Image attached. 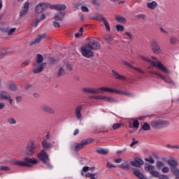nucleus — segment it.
Listing matches in <instances>:
<instances>
[{
	"instance_id": "obj_1",
	"label": "nucleus",
	"mask_w": 179,
	"mask_h": 179,
	"mask_svg": "<svg viewBox=\"0 0 179 179\" xmlns=\"http://www.w3.org/2000/svg\"><path fill=\"white\" fill-rule=\"evenodd\" d=\"M101 47V45L99 40H91L87 44L82 46L80 52L85 58H92V57H94L93 51L100 50Z\"/></svg>"
},
{
	"instance_id": "obj_2",
	"label": "nucleus",
	"mask_w": 179,
	"mask_h": 179,
	"mask_svg": "<svg viewBox=\"0 0 179 179\" xmlns=\"http://www.w3.org/2000/svg\"><path fill=\"white\" fill-rule=\"evenodd\" d=\"M11 164L13 166H20L21 167H31V164H38V160L36 158L25 157L22 161L13 159L10 161Z\"/></svg>"
},
{
	"instance_id": "obj_3",
	"label": "nucleus",
	"mask_w": 179,
	"mask_h": 179,
	"mask_svg": "<svg viewBox=\"0 0 179 179\" xmlns=\"http://www.w3.org/2000/svg\"><path fill=\"white\" fill-rule=\"evenodd\" d=\"M138 58H141V59H143V61H146V62H149V64H151L152 66L157 68L158 69L162 71V72H164V73H166V75H170L171 73L170 70H169V69H167V67H166V66H164V64H163L162 62H155L152 59L147 57L146 56L142 55H138Z\"/></svg>"
},
{
	"instance_id": "obj_4",
	"label": "nucleus",
	"mask_w": 179,
	"mask_h": 179,
	"mask_svg": "<svg viewBox=\"0 0 179 179\" xmlns=\"http://www.w3.org/2000/svg\"><path fill=\"white\" fill-rule=\"evenodd\" d=\"M38 158L42 163H44L45 166H46V169L52 170L53 166L50 162V157L48 156V154H47V152L44 150H41V152L38 153Z\"/></svg>"
},
{
	"instance_id": "obj_5",
	"label": "nucleus",
	"mask_w": 179,
	"mask_h": 179,
	"mask_svg": "<svg viewBox=\"0 0 179 179\" xmlns=\"http://www.w3.org/2000/svg\"><path fill=\"white\" fill-rule=\"evenodd\" d=\"M150 125L154 129H160L161 128L169 127V125H170V122L169 120L159 118L151 121Z\"/></svg>"
},
{
	"instance_id": "obj_6",
	"label": "nucleus",
	"mask_w": 179,
	"mask_h": 179,
	"mask_svg": "<svg viewBox=\"0 0 179 179\" xmlns=\"http://www.w3.org/2000/svg\"><path fill=\"white\" fill-rule=\"evenodd\" d=\"M33 73L37 74V73H41V72H43V71H44V68H45V66H47V63L46 62H43V64H40V63H34L33 64Z\"/></svg>"
},
{
	"instance_id": "obj_7",
	"label": "nucleus",
	"mask_w": 179,
	"mask_h": 179,
	"mask_svg": "<svg viewBox=\"0 0 179 179\" xmlns=\"http://www.w3.org/2000/svg\"><path fill=\"white\" fill-rule=\"evenodd\" d=\"M36 150V143L34 141H31L27 146L24 151V155L27 156H32L34 154V150Z\"/></svg>"
},
{
	"instance_id": "obj_8",
	"label": "nucleus",
	"mask_w": 179,
	"mask_h": 179,
	"mask_svg": "<svg viewBox=\"0 0 179 179\" xmlns=\"http://www.w3.org/2000/svg\"><path fill=\"white\" fill-rule=\"evenodd\" d=\"M50 4L48 3H39L35 7V12L36 13H43L48 8H50Z\"/></svg>"
},
{
	"instance_id": "obj_9",
	"label": "nucleus",
	"mask_w": 179,
	"mask_h": 179,
	"mask_svg": "<svg viewBox=\"0 0 179 179\" xmlns=\"http://www.w3.org/2000/svg\"><path fill=\"white\" fill-rule=\"evenodd\" d=\"M151 48L154 54H162V48H160V45H159L157 41H151Z\"/></svg>"
},
{
	"instance_id": "obj_10",
	"label": "nucleus",
	"mask_w": 179,
	"mask_h": 179,
	"mask_svg": "<svg viewBox=\"0 0 179 179\" xmlns=\"http://www.w3.org/2000/svg\"><path fill=\"white\" fill-rule=\"evenodd\" d=\"M82 106H78L76 107L75 109V117L78 120V121H80L81 120H83V116L82 115Z\"/></svg>"
},
{
	"instance_id": "obj_11",
	"label": "nucleus",
	"mask_w": 179,
	"mask_h": 179,
	"mask_svg": "<svg viewBox=\"0 0 179 179\" xmlns=\"http://www.w3.org/2000/svg\"><path fill=\"white\" fill-rule=\"evenodd\" d=\"M85 93H90L91 94H99L100 92V88H94V87H85L83 90Z\"/></svg>"
},
{
	"instance_id": "obj_12",
	"label": "nucleus",
	"mask_w": 179,
	"mask_h": 179,
	"mask_svg": "<svg viewBox=\"0 0 179 179\" xmlns=\"http://www.w3.org/2000/svg\"><path fill=\"white\" fill-rule=\"evenodd\" d=\"M29 5L30 3H29V1H27L24 3V6H22L20 14V16L21 17H23V16L27 15V13L29 12Z\"/></svg>"
},
{
	"instance_id": "obj_13",
	"label": "nucleus",
	"mask_w": 179,
	"mask_h": 179,
	"mask_svg": "<svg viewBox=\"0 0 179 179\" xmlns=\"http://www.w3.org/2000/svg\"><path fill=\"white\" fill-rule=\"evenodd\" d=\"M41 110L43 113H47L48 114H52V115L55 114V110H54V108L48 106L46 104H43L41 106Z\"/></svg>"
},
{
	"instance_id": "obj_14",
	"label": "nucleus",
	"mask_w": 179,
	"mask_h": 179,
	"mask_svg": "<svg viewBox=\"0 0 179 179\" xmlns=\"http://www.w3.org/2000/svg\"><path fill=\"white\" fill-rule=\"evenodd\" d=\"M45 37H47V35L45 34H41L38 35L35 39L34 41H31L30 43V45H36V44H40V43H41V41L43 38H45Z\"/></svg>"
},
{
	"instance_id": "obj_15",
	"label": "nucleus",
	"mask_w": 179,
	"mask_h": 179,
	"mask_svg": "<svg viewBox=\"0 0 179 179\" xmlns=\"http://www.w3.org/2000/svg\"><path fill=\"white\" fill-rule=\"evenodd\" d=\"M49 13H47L46 14H42L41 15H39L35 18V21L34 22V27H37L38 26V23L41 22L42 20H45V16H48Z\"/></svg>"
},
{
	"instance_id": "obj_16",
	"label": "nucleus",
	"mask_w": 179,
	"mask_h": 179,
	"mask_svg": "<svg viewBox=\"0 0 179 179\" xmlns=\"http://www.w3.org/2000/svg\"><path fill=\"white\" fill-rule=\"evenodd\" d=\"M155 74L157 76H159L160 78H162V80H164V82H166V83H169V85H175L174 81H173L171 78H170V77L164 76L160 73H155Z\"/></svg>"
},
{
	"instance_id": "obj_17",
	"label": "nucleus",
	"mask_w": 179,
	"mask_h": 179,
	"mask_svg": "<svg viewBox=\"0 0 179 179\" xmlns=\"http://www.w3.org/2000/svg\"><path fill=\"white\" fill-rule=\"evenodd\" d=\"M130 164L133 166V167H141L143 166V161L139 158H136L134 161H131Z\"/></svg>"
},
{
	"instance_id": "obj_18",
	"label": "nucleus",
	"mask_w": 179,
	"mask_h": 179,
	"mask_svg": "<svg viewBox=\"0 0 179 179\" xmlns=\"http://www.w3.org/2000/svg\"><path fill=\"white\" fill-rule=\"evenodd\" d=\"M64 16H65V12L60 11L55 15L54 19L57 22H62L64 20Z\"/></svg>"
},
{
	"instance_id": "obj_19",
	"label": "nucleus",
	"mask_w": 179,
	"mask_h": 179,
	"mask_svg": "<svg viewBox=\"0 0 179 179\" xmlns=\"http://www.w3.org/2000/svg\"><path fill=\"white\" fill-rule=\"evenodd\" d=\"M7 88L8 90H11V92H16L17 90V85L14 82H10L7 84Z\"/></svg>"
},
{
	"instance_id": "obj_20",
	"label": "nucleus",
	"mask_w": 179,
	"mask_h": 179,
	"mask_svg": "<svg viewBox=\"0 0 179 179\" xmlns=\"http://www.w3.org/2000/svg\"><path fill=\"white\" fill-rule=\"evenodd\" d=\"M42 146L43 149H45V150H47V149L52 148V144L47 140H43L42 141Z\"/></svg>"
},
{
	"instance_id": "obj_21",
	"label": "nucleus",
	"mask_w": 179,
	"mask_h": 179,
	"mask_svg": "<svg viewBox=\"0 0 179 179\" xmlns=\"http://www.w3.org/2000/svg\"><path fill=\"white\" fill-rule=\"evenodd\" d=\"M112 73H113L114 78H115V79H117L119 80H125L127 79V78H125V76L120 75V73H118L115 70H112Z\"/></svg>"
},
{
	"instance_id": "obj_22",
	"label": "nucleus",
	"mask_w": 179,
	"mask_h": 179,
	"mask_svg": "<svg viewBox=\"0 0 179 179\" xmlns=\"http://www.w3.org/2000/svg\"><path fill=\"white\" fill-rule=\"evenodd\" d=\"M133 174H134L136 177H137V178L143 179V178L145 177L143 173H142L140 170L133 169Z\"/></svg>"
},
{
	"instance_id": "obj_23",
	"label": "nucleus",
	"mask_w": 179,
	"mask_h": 179,
	"mask_svg": "<svg viewBox=\"0 0 179 179\" xmlns=\"http://www.w3.org/2000/svg\"><path fill=\"white\" fill-rule=\"evenodd\" d=\"M52 8L56 10L62 11L66 9V6L65 4H55L52 6Z\"/></svg>"
},
{
	"instance_id": "obj_24",
	"label": "nucleus",
	"mask_w": 179,
	"mask_h": 179,
	"mask_svg": "<svg viewBox=\"0 0 179 179\" xmlns=\"http://www.w3.org/2000/svg\"><path fill=\"white\" fill-rule=\"evenodd\" d=\"M93 142H94L93 138H87L83 140L80 143L83 148H84V146H87V145H90V143H93Z\"/></svg>"
},
{
	"instance_id": "obj_25",
	"label": "nucleus",
	"mask_w": 179,
	"mask_h": 179,
	"mask_svg": "<svg viewBox=\"0 0 179 179\" xmlns=\"http://www.w3.org/2000/svg\"><path fill=\"white\" fill-rule=\"evenodd\" d=\"M167 164L170 166L171 169H174V167L178 166V162L174 159H169Z\"/></svg>"
},
{
	"instance_id": "obj_26",
	"label": "nucleus",
	"mask_w": 179,
	"mask_h": 179,
	"mask_svg": "<svg viewBox=\"0 0 179 179\" xmlns=\"http://www.w3.org/2000/svg\"><path fill=\"white\" fill-rule=\"evenodd\" d=\"M169 43L170 44H171L172 45H176L177 44L179 43V39L177 38V37L172 36L170 37L169 38Z\"/></svg>"
},
{
	"instance_id": "obj_27",
	"label": "nucleus",
	"mask_w": 179,
	"mask_h": 179,
	"mask_svg": "<svg viewBox=\"0 0 179 179\" xmlns=\"http://www.w3.org/2000/svg\"><path fill=\"white\" fill-rule=\"evenodd\" d=\"M1 30L3 31V33H7L8 36H11V34H13V33L16 31V28H12V29L6 28Z\"/></svg>"
},
{
	"instance_id": "obj_28",
	"label": "nucleus",
	"mask_w": 179,
	"mask_h": 179,
	"mask_svg": "<svg viewBox=\"0 0 179 179\" xmlns=\"http://www.w3.org/2000/svg\"><path fill=\"white\" fill-rule=\"evenodd\" d=\"M96 153L106 156V155H108V150L105 148H97Z\"/></svg>"
},
{
	"instance_id": "obj_29",
	"label": "nucleus",
	"mask_w": 179,
	"mask_h": 179,
	"mask_svg": "<svg viewBox=\"0 0 179 179\" xmlns=\"http://www.w3.org/2000/svg\"><path fill=\"white\" fill-rule=\"evenodd\" d=\"M10 96V94L5 91L0 92V99H3L4 100H7L8 99H9Z\"/></svg>"
},
{
	"instance_id": "obj_30",
	"label": "nucleus",
	"mask_w": 179,
	"mask_h": 179,
	"mask_svg": "<svg viewBox=\"0 0 179 179\" xmlns=\"http://www.w3.org/2000/svg\"><path fill=\"white\" fill-rule=\"evenodd\" d=\"M157 6V2H156L155 1L147 3V7H148L149 9H156Z\"/></svg>"
},
{
	"instance_id": "obj_31",
	"label": "nucleus",
	"mask_w": 179,
	"mask_h": 179,
	"mask_svg": "<svg viewBox=\"0 0 179 179\" xmlns=\"http://www.w3.org/2000/svg\"><path fill=\"white\" fill-rule=\"evenodd\" d=\"M145 171H148L150 174L155 170V166L149 164H146L144 167Z\"/></svg>"
},
{
	"instance_id": "obj_32",
	"label": "nucleus",
	"mask_w": 179,
	"mask_h": 179,
	"mask_svg": "<svg viewBox=\"0 0 179 179\" xmlns=\"http://www.w3.org/2000/svg\"><path fill=\"white\" fill-rule=\"evenodd\" d=\"M171 170L173 176H175L176 179H179V169L177 167H173L171 168Z\"/></svg>"
},
{
	"instance_id": "obj_33",
	"label": "nucleus",
	"mask_w": 179,
	"mask_h": 179,
	"mask_svg": "<svg viewBox=\"0 0 179 179\" xmlns=\"http://www.w3.org/2000/svg\"><path fill=\"white\" fill-rule=\"evenodd\" d=\"M115 19L117 22H118L119 23H122V24H125V23H127V20L121 15H117L115 17Z\"/></svg>"
},
{
	"instance_id": "obj_34",
	"label": "nucleus",
	"mask_w": 179,
	"mask_h": 179,
	"mask_svg": "<svg viewBox=\"0 0 179 179\" xmlns=\"http://www.w3.org/2000/svg\"><path fill=\"white\" fill-rule=\"evenodd\" d=\"M72 149H73V150H74V152H79V150H80V149H83L82 143H80L73 145Z\"/></svg>"
},
{
	"instance_id": "obj_35",
	"label": "nucleus",
	"mask_w": 179,
	"mask_h": 179,
	"mask_svg": "<svg viewBox=\"0 0 179 179\" xmlns=\"http://www.w3.org/2000/svg\"><path fill=\"white\" fill-rule=\"evenodd\" d=\"M64 75H65V69H64V67H59L57 73V77L61 78V76H64Z\"/></svg>"
},
{
	"instance_id": "obj_36",
	"label": "nucleus",
	"mask_w": 179,
	"mask_h": 179,
	"mask_svg": "<svg viewBox=\"0 0 179 179\" xmlns=\"http://www.w3.org/2000/svg\"><path fill=\"white\" fill-rule=\"evenodd\" d=\"M43 61H44V57L43 55L38 54L36 59V62L34 64H43Z\"/></svg>"
},
{
	"instance_id": "obj_37",
	"label": "nucleus",
	"mask_w": 179,
	"mask_h": 179,
	"mask_svg": "<svg viewBox=\"0 0 179 179\" xmlns=\"http://www.w3.org/2000/svg\"><path fill=\"white\" fill-rule=\"evenodd\" d=\"M7 123L9 125H16L17 124L16 119L15 117H10L7 119Z\"/></svg>"
},
{
	"instance_id": "obj_38",
	"label": "nucleus",
	"mask_w": 179,
	"mask_h": 179,
	"mask_svg": "<svg viewBox=\"0 0 179 179\" xmlns=\"http://www.w3.org/2000/svg\"><path fill=\"white\" fill-rule=\"evenodd\" d=\"M85 177L90 179H97L99 178V173H87L85 174Z\"/></svg>"
},
{
	"instance_id": "obj_39",
	"label": "nucleus",
	"mask_w": 179,
	"mask_h": 179,
	"mask_svg": "<svg viewBox=\"0 0 179 179\" xmlns=\"http://www.w3.org/2000/svg\"><path fill=\"white\" fill-rule=\"evenodd\" d=\"M92 20H99L100 22H104V20H106V18H104V17H103L101 15H97L95 17H93L92 18Z\"/></svg>"
},
{
	"instance_id": "obj_40",
	"label": "nucleus",
	"mask_w": 179,
	"mask_h": 179,
	"mask_svg": "<svg viewBox=\"0 0 179 179\" xmlns=\"http://www.w3.org/2000/svg\"><path fill=\"white\" fill-rule=\"evenodd\" d=\"M120 169H129V164L127 162H124L122 164L118 165Z\"/></svg>"
},
{
	"instance_id": "obj_41",
	"label": "nucleus",
	"mask_w": 179,
	"mask_h": 179,
	"mask_svg": "<svg viewBox=\"0 0 179 179\" xmlns=\"http://www.w3.org/2000/svg\"><path fill=\"white\" fill-rule=\"evenodd\" d=\"M150 174H151L152 177H155V178H159V177H160V173L155 169Z\"/></svg>"
},
{
	"instance_id": "obj_42",
	"label": "nucleus",
	"mask_w": 179,
	"mask_h": 179,
	"mask_svg": "<svg viewBox=\"0 0 179 179\" xmlns=\"http://www.w3.org/2000/svg\"><path fill=\"white\" fill-rule=\"evenodd\" d=\"M142 128L143 131H149L150 129V124L148 122L144 123V124L142 126Z\"/></svg>"
},
{
	"instance_id": "obj_43",
	"label": "nucleus",
	"mask_w": 179,
	"mask_h": 179,
	"mask_svg": "<svg viewBox=\"0 0 179 179\" xmlns=\"http://www.w3.org/2000/svg\"><path fill=\"white\" fill-rule=\"evenodd\" d=\"M82 34H83V28H80L79 32L75 34V37H76V38H79V37H82Z\"/></svg>"
},
{
	"instance_id": "obj_44",
	"label": "nucleus",
	"mask_w": 179,
	"mask_h": 179,
	"mask_svg": "<svg viewBox=\"0 0 179 179\" xmlns=\"http://www.w3.org/2000/svg\"><path fill=\"white\" fill-rule=\"evenodd\" d=\"M10 170V168L9 166H0V171H9Z\"/></svg>"
},
{
	"instance_id": "obj_45",
	"label": "nucleus",
	"mask_w": 179,
	"mask_h": 179,
	"mask_svg": "<svg viewBox=\"0 0 179 179\" xmlns=\"http://www.w3.org/2000/svg\"><path fill=\"white\" fill-rule=\"evenodd\" d=\"M123 96H127V97H135V94L132 92H124Z\"/></svg>"
},
{
	"instance_id": "obj_46",
	"label": "nucleus",
	"mask_w": 179,
	"mask_h": 179,
	"mask_svg": "<svg viewBox=\"0 0 179 179\" xmlns=\"http://www.w3.org/2000/svg\"><path fill=\"white\" fill-rule=\"evenodd\" d=\"M123 36H127L130 40H132V38H134V35H132L131 32H125L123 34Z\"/></svg>"
},
{
	"instance_id": "obj_47",
	"label": "nucleus",
	"mask_w": 179,
	"mask_h": 179,
	"mask_svg": "<svg viewBox=\"0 0 179 179\" xmlns=\"http://www.w3.org/2000/svg\"><path fill=\"white\" fill-rule=\"evenodd\" d=\"M156 166L157 169H161L162 167H164V164L160 161H157L156 163Z\"/></svg>"
},
{
	"instance_id": "obj_48",
	"label": "nucleus",
	"mask_w": 179,
	"mask_h": 179,
	"mask_svg": "<svg viewBox=\"0 0 179 179\" xmlns=\"http://www.w3.org/2000/svg\"><path fill=\"white\" fill-rule=\"evenodd\" d=\"M162 171L164 173V174H167V173L170 171V169L167 166H164L162 168Z\"/></svg>"
},
{
	"instance_id": "obj_49",
	"label": "nucleus",
	"mask_w": 179,
	"mask_h": 179,
	"mask_svg": "<svg viewBox=\"0 0 179 179\" xmlns=\"http://www.w3.org/2000/svg\"><path fill=\"white\" fill-rule=\"evenodd\" d=\"M103 24L105 25V27L108 31H110V24H108V22H107V20H104Z\"/></svg>"
},
{
	"instance_id": "obj_50",
	"label": "nucleus",
	"mask_w": 179,
	"mask_h": 179,
	"mask_svg": "<svg viewBox=\"0 0 179 179\" xmlns=\"http://www.w3.org/2000/svg\"><path fill=\"white\" fill-rule=\"evenodd\" d=\"M145 161L150 163V164H153L155 163V159H153V158L152 157L146 158L145 159Z\"/></svg>"
},
{
	"instance_id": "obj_51",
	"label": "nucleus",
	"mask_w": 179,
	"mask_h": 179,
	"mask_svg": "<svg viewBox=\"0 0 179 179\" xmlns=\"http://www.w3.org/2000/svg\"><path fill=\"white\" fill-rule=\"evenodd\" d=\"M99 92H110V88L106 87H99Z\"/></svg>"
},
{
	"instance_id": "obj_52",
	"label": "nucleus",
	"mask_w": 179,
	"mask_h": 179,
	"mask_svg": "<svg viewBox=\"0 0 179 179\" xmlns=\"http://www.w3.org/2000/svg\"><path fill=\"white\" fill-rule=\"evenodd\" d=\"M124 26L122 25H116V30L117 31H124Z\"/></svg>"
},
{
	"instance_id": "obj_53",
	"label": "nucleus",
	"mask_w": 179,
	"mask_h": 179,
	"mask_svg": "<svg viewBox=\"0 0 179 179\" xmlns=\"http://www.w3.org/2000/svg\"><path fill=\"white\" fill-rule=\"evenodd\" d=\"M122 64H124V65H125L126 66H129V68H134V66H132V65H131V64H129L128 62L125 61V60H122Z\"/></svg>"
},
{
	"instance_id": "obj_54",
	"label": "nucleus",
	"mask_w": 179,
	"mask_h": 179,
	"mask_svg": "<svg viewBox=\"0 0 179 179\" xmlns=\"http://www.w3.org/2000/svg\"><path fill=\"white\" fill-rule=\"evenodd\" d=\"M134 128H139V122L138 120H134L133 122Z\"/></svg>"
},
{
	"instance_id": "obj_55",
	"label": "nucleus",
	"mask_w": 179,
	"mask_h": 179,
	"mask_svg": "<svg viewBox=\"0 0 179 179\" xmlns=\"http://www.w3.org/2000/svg\"><path fill=\"white\" fill-rule=\"evenodd\" d=\"M64 66L66 68V69H68V71H72V66H71V64L69 63H65Z\"/></svg>"
},
{
	"instance_id": "obj_56",
	"label": "nucleus",
	"mask_w": 179,
	"mask_h": 179,
	"mask_svg": "<svg viewBox=\"0 0 179 179\" xmlns=\"http://www.w3.org/2000/svg\"><path fill=\"white\" fill-rule=\"evenodd\" d=\"M81 10L82 12H89V8L86 6H81Z\"/></svg>"
},
{
	"instance_id": "obj_57",
	"label": "nucleus",
	"mask_w": 179,
	"mask_h": 179,
	"mask_svg": "<svg viewBox=\"0 0 179 179\" xmlns=\"http://www.w3.org/2000/svg\"><path fill=\"white\" fill-rule=\"evenodd\" d=\"M120 127H121V124L120 123H115L113 126V129H114V130L118 129L120 128Z\"/></svg>"
},
{
	"instance_id": "obj_58",
	"label": "nucleus",
	"mask_w": 179,
	"mask_h": 179,
	"mask_svg": "<svg viewBox=\"0 0 179 179\" xmlns=\"http://www.w3.org/2000/svg\"><path fill=\"white\" fill-rule=\"evenodd\" d=\"M93 168H90L89 166H84L83 168V171H84V173H86V171H90V170H92Z\"/></svg>"
},
{
	"instance_id": "obj_59",
	"label": "nucleus",
	"mask_w": 179,
	"mask_h": 179,
	"mask_svg": "<svg viewBox=\"0 0 179 179\" xmlns=\"http://www.w3.org/2000/svg\"><path fill=\"white\" fill-rule=\"evenodd\" d=\"M131 69H134V71H137V72H139L140 73H145V72L140 68L133 67Z\"/></svg>"
},
{
	"instance_id": "obj_60",
	"label": "nucleus",
	"mask_w": 179,
	"mask_h": 179,
	"mask_svg": "<svg viewBox=\"0 0 179 179\" xmlns=\"http://www.w3.org/2000/svg\"><path fill=\"white\" fill-rule=\"evenodd\" d=\"M5 102H0V111L5 108Z\"/></svg>"
},
{
	"instance_id": "obj_61",
	"label": "nucleus",
	"mask_w": 179,
	"mask_h": 179,
	"mask_svg": "<svg viewBox=\"0 0 179 179\" xmlns=\"http://www.w3.org/2000/svg\"><path fill=\"white\" fill-rule=\"evenodd\" d=\"M159 179H169V176L166 175H159Z\"/></svg>"
},
{
	"instance_id": "obj_62",
	"label": "nucleus",
	"mask_w": 179,
	"mask_h": 179,
	"mask_svg": "<svg viewBox=\"0 0 179 179\" xmlns=\"http://www.w3.org/2000/svg\"><path fill=\"white\" fill-rule=\"evenodd\" d=\"M53 26L54 27H58V28L61 27V24H59V22H54Z\"/></svg>"
},
{
	"instance_id": "obj_63",
	"label": "nucleus",
	"mask_w": 179,
	"mask_h": 179,
	"mask_svg": "<svg viewBox=\"0 0 179 179\" xmlns=\"http://www.w3.org/2000/svg\"><path fill=\"white\" fill-rule=\"evenodd\" d=\"M15 99H16L17 103H21V101L22 100V96H16Z\"/></svg>"
},
{
	"instance_id": "obj_64",
	"label": "nucleus",
	"mask_w": 179,
	"mask_h": 179,
	"mask_svg": "<svg viewBox=\"0 0 179 179\" xmlns=\"http://www.w3.org/2000/svg\"><path fill=\"white\" fill-rule=\"evenodd\" d=\"M29 65V60H25L22 64V66H27Z\"/></svg>"
}]
</instances>
